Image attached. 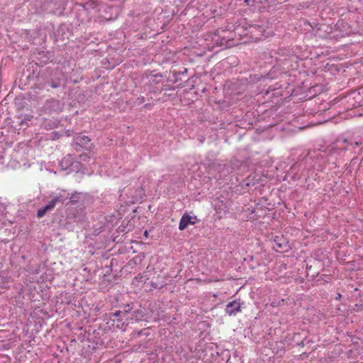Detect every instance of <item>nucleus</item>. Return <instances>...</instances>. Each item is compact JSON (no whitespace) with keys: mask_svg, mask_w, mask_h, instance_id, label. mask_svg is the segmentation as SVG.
Instances as JSON below:
<instances>
[{"mask_svg":"<svg viewBox=\"0 0 363 363\" xmlns=\"http://www.w3.org/2000/svg\"><path fill=\"white\" fill-rule=\"evenodd\" d=\"M273 248L279 252L286 251L289 248V241L283 235H276L274 238Z\"/></svg>","mask_w":363,"mask_h":363,"instance_id":"f257e3e1","label":"nucleus"},{"mask_svg":"<svg viewBox=\"0 0 363 363\" xmlns=\"http://www.w3.org/2000/svg\"><path fill=\"white\" fill-rule=\"evenodd\" d=\"M196 217H191L188 213H184L179 221V229L183 230L186 229L189 225H194L196 223Z\"/></svg>","mask_w":363,"mask_h":363,"instance_id":"f03ea898","label":"nucleus"},{"mask_svg":"<svg viewBox=\"0 0 363 363\" xmlns=\"http://www.w3.org/2000/svg\"><path fill=\"white\" fill-rule=\"evenodd\" d=\"M240 303L237 300H234L228 303L225 308V311L230 315L235 314L240 311Z\"/></svg>","mask_w":363,"mask_h":363,"instance_id":"7ed1b4c3","label":"nucleus"},{"mask_svg":"<svg viewBox=\"0 0 363 363\" xmlns=\"http://www.w3.org/2000/svg\"><path fill=\"white\" fill-rule=\"evenodd\" d=\"M74 140L80 146H85L90 142V139L86 135H78L74 138Z\"/></svg>","mask_w":363,"mask_h":363,"instance_id":"20e7f679","label":"nucleus"},{"mask_svg":"<svg viewBox=\"0 0 363 363\" xmlns=\"http://www.w3.org/2000/svg\"><path fill=\"white\" fill-rule=\"evenodd\" d=\"M69 197V194H66L65 191H64L63 194H60L59 196H56L53 199L57 203H64Z\"/></svg>","mask_w":363,"mask_h":363,"instance_id":"39448f33","label":"nucleus"},{"mask_svg":"<svg viewBox=\"0 0 363 363\" xmlns=\"http://www.w3.org/2000/svg\"><path fill=\"white\" fill-rule=\"evenodd\" d=\"M49 211L48 209H46L45 207H43L42 208H40L37 212V216L38 218H42L43 217L45 213Z\"/></svg>","mask_w":363,"mask_h":363,"instance_id":"423d86ee","label":"nucleus"},{"mask_svg":"<svg viewBox=\"0 0 363 363\" xmlns=\"http://www.w3.org/2000/svg\"><path fill=\"white\" fill-rule=\"evenodd\" d=\"M134 313L137 320L143 318L145 315V312L142 309L135 311Z\"/></svg>","mask_w":363,"mask_h":363,"instance_id":"0eeeda50","label":"nucleus"},{"mask_svg":"<svg viewBox=\"0 0 363 363\" xmlns=\"http://www.w3.org/2000/svg\"><path fill=\"white\" fill-rule=\"evenodd\" d=\"M56 204H57L56 202L52 199L51 201H49V203L45 207L46 208V209H48L50 211L55 208Z\"/></svg>","mask_w":363,"mask_h":363,"instance_id":"6e6552de","label":"nucleus"},{"mask_svg":"<svg viewBox=\"0 0 363 363\" xmlns=\"http://www.w3.org/2000/svg\"><path fill=\"white\" fill-rule=\"evenodd\" d=\"M79 160L81 162H89L90 160V157L86 154H82L79 156Z\"/></svg>","mask_w":363,"mask_h":363,"instance_id":"1a4fd4ad","label":"nucleus"},{"mask_svg":"<svg viewBox=\"0 0 363 363\" xmlns=\"http://www.w3.org/2000/svg\"><path fill=\"white\" fill-rule=\"evenodd\" d=\"M133 308V304L132 303L131 305L130 304H127L125 307H124V311L126 312V313H128L130 311H131Z\"/></svg>","mask_w":363,"mask_h":363,"instance_id":"9d476101","label":"nucleus"},{"mask_svg":"<svg viewBox=\"0 0 363 363\" xmlns=\"http://www.w3.org/2000/svg\"><path fill=\"white\" fill-rule=\"evenodd\" d=\"M120 313H121V311H116V312L114 313V315H115V316H119Z\"/></svg>","mask_w":363,"mask_h":363,"instance_id":"9b49d317","label":"nucleus"},{"mask_svg":"<svg viewBox=\"0 0 363 363\" xmlns=\"http://www.w3.org/2000/svg\"><path fill=\"white\" fill-rule=\"evenodd\" d=\"M272 306H274V307H276V306H279V304H276L274 301H272Z\"/></svg>","mask_w":363,"mask_h":363,"instance_id":"f8f14e48","label":"nucleus"},{"mask_svg":"<svg viewBox=\"0 0 363 363\" xmlns=\"http://www.w3.org/2000/svg\"><path fill=\"white\" fill-rule=\"evenodd\" d=\"M341 297H342V296H336V299H337V300H340V298H341Z\"/></svg>","mask_w":363,"mask_h":363,"instance_id":"ddd939ff","label":"nucleus"},{"mask_svg":"<svg viewBox=\"0 0 363 363\" xmlns=\"http://www.w3.org/2000/svg\"><path fill=\"white\" fill-rule=\"evenodd\" d=\"M249 1H250V0H245L244 1H245V3H246L247 4H249Z\"/></svg>","mask_w":363,"mask_h":363,"instance_id":"4468645a","label":"nucleus"},{"mask_svg":"<svg viewBox=\"0 0 363 363\" xmlns=\"http://www.w3.org/2000/svg\"><path fill=\"white\" fill-rule=\"evenodd\" d=\"M147 235H148V233H147V231L146 230V231L145 232V235L146 237H147Z\"/></svg>","mask_w":363,"mask_h":363,"instance_id":"2eb2a0df","label":"nucleus"},{"mask_svg":"<svg viewBox=\"0 0 363 363\" xmlns=\"http://www.w3.org/2000/svg\"><path fill=\"white\" fill-rule=\"evenodd\" d=\"M52 86L53 88H55V87H56V85H55V84H52Z\"/></svg>","mask_w":363,"mask_h":363,"instance_id":"dca6fc26","label":"nucleus"}]
</instances>
